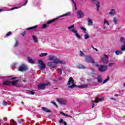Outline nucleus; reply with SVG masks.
<instances>
[{
    "instance_id": "ea45409f",
    "label": "nucleus",
    "mask_w": 125,
    "mask_h": 125,
    "mask_svg": "<svg viewBox=\"0 0 125 125\" xmlns=\"http://www.w3.org/2000/svg\"><path fill=\"white\" fill-rule=\"evenodd\" d=\"M12 125H17V123H15V121H14V120L13 119H12Z\"/></svg>"
},
{
    "instance_id": "dca6fc26",
    "label": "nucleus",
    "mask_w": 125,
    "mask_h": 125,
    "mask_svg": "<svg viewBox=\"0 0 125 125\" xmlns=\"http://www.w3.org/2000/svg\"><path fill=\"white\" fill-rule=\"evenodd\" d=\"M87 25L89 26H93V21L91 20V19L88 18L87 19Z\"/></svg>"
},
{
    "instance_id": "5fc2aeb1",
    "label": "nucleus",
    "mask_w": 125,
    "mask_h": 125,
    "mask_svg": "<svg viewBox=\"0 0 125 125\" xmlns=\"http://www.w3.org/2000/svg\"><path fill=\"white\" fill-rule=\"evenodd\" d=\"M110 99H111V100H114L116 101V99L113 98H110Z\"/></svg>"
},
{
    "instance_id": "4d7b16f0",
    "label": "nucleus",
    "mask_w": 125,
    "mask_h": 125,
    "mask_svg": "<svg viewBox=\"0 0 125 125\" xmlns=\"http://www.w3.org/2000/svg\"><path fill=\"white\" fill-rule=\"evenodd\" d=\"M94 50H96V51H98V50L96 48H94Z\"/></svg>"
},
{
    "instance_id": "a19ab883",
    "label": "nucleus",
    "mask_w": 125,
    "mask_h": 125,
    "mask_svg": "<svg viewBox=\"0 0 125 125\" xmlns=\"http://www.w3.org/2000/svg\"><path fill=\"white\" fill-rule=\"evenodd\" d=\"M18 46V41L17 40H16L15 44H14V47H16V46Z\"/></svg>"
},
{
    "instance_id": "6e6d98bb",
    "label": "nucleus",
    "mask_w": 125,
    "mask_h": 125,
    "mask_svg": "<svg viewBox=\"0 0 125 125\" xmlns=\"http://www.w3.org/2000/svg\"><path fill=\"white\" fill-rule=\"evenodd\" d=\"M64 125H67V123L66 122H63Z\"/></svg>"
},
{
    "instance_id": "423d86ee",
    "label": "nucleus",
    "mask_w": 125,
    "mask_h": 125,
    "mask_svg": "<svg viewBox=\"0 0 125 125\" xmlns=\"http://www.w3.org/2000/svg\"><path fill=\"white\" fill-rule=\"evenodd\" d=\"M98 69L100 72H105L107 71L108 66L107 65H101L98 66Z\"/></svg>"
},
{
    "instance_id": "de8ad7c7",
    "label": "nucleus",
    "mask_w": 125,
    "mask_h": 125,
    "mask_svg": "<svg viewBox=\"0 0 125 125\" xmlns=\"http://www.w3.org/2000/svg\"><path fill=\"white\" fill-rule=\"evenodd\" d=\"M30 93L31 94V95H34V94H35V92L33 91H30Z\"/></svg>"
},
{
    "instance_id": "7ed1b4c3",
    "label": "nucleus",
    "mask_w": 125,
    "mask_h": 125,
    "mask_svg": "<svg viewBox=\"0 0 125 125\" xmlns=\"http://www.w3.org/2000/svg\"><path fill=\"white\" fill-rule=\"evenodd\" d=\"M67 85L68 86V88H74V87H76L74 81L72 77L69 78L67 83Z\"/></svg>"
},
{
    "instance_id": "f3484780",
    "label": "nucleus",
    "mask_w": 125,
    "mask_h": 125,
    "mask_svg": "<svg viewBox=\"0 0 125 125\" xmlns=\"http://www.w3.org/2000/svg\"><path fill=\"white\" fill-rule=\"evenodd\" d=\"M70 15H71V12H68L67 13H65V14L61 15V16H59V17H58V18H60L61 17H66L67 16H70Z\"/></svg>"
},
{
    "instance_id": "7c9ffc66",
    "label": "nucleus",
    "mask_w": 125,
    "mask_h": 125,
    "mask_svg": "<svg viewBox=\"0 0 125 125\" xmlns=\"http://www.w3.org/2000/svg\"><path fill=\"white\" fill-rule=\"evenodd\" d=\"M28 60L29 62V63H31V64H34L35 62L33 61V60L30 57L28 58Z\"/></svg>"
},
{
    "instance_id": "f704fd0d",
    "label": "nucleus",
    "mask_w": 125,
    "mask_h": 125,
    "mask_svg": "<svg viewBox=\"0 0 125 125\" xmlns=\"http://www.w3.org/2000/svg\"><path fill=\"white\" fill-rule=\"evenodd\" d=\"M61 115H63V116H65V117H69V118H73V117H72V116L71 115H68V114H65L63 112H61Z\"/></svg>"
},
{
    "instance_id": "864d4df0",
    "label": "nucleus",
    "mask_w": 125,
    "mask_h": 125,
    "mask_svg": "<svg viewBox=\"0 0 125 125\" xmlns=\"http://www.w3.org/2000/svg\"><path fill=\"white\" fill-rule=\"evenodd\" d=\"M16 78L14 77V78H11V80H16Z\"/></svg>"
},
{
    "instance_id": "79ce46f5",
    "label": "nucleus",
    "mask_w": 125,
    "mask_h": 125,
    "mask_svg": "<svg viewBox=\"0 0 125 125\" xmlns=\"http://www.w3.org/2000/svg\"><path fill=\"white\" fill-rule=\"evenodd\" d=\"M109 81V78H107L106 79H105L104 82L103 83V84L104 83H107V82H108Z\"/></svg>"
},
{
    "instance_id": "6ab92c4d",
    "label": "nucleus",
    "mask_w": 125,
    "mask_h": 125,
    "mask_svg": "<svg viewBox=\"0 0 125 125\" xmlns=\"http://www.w3.org/2000/svg\"><path fill=\"white\" fill-rule=\"evenodd\" d=\"M76 67L78 69H85V66L81 63L77 64Z\"/></svg>"
},
{
    "instance_id": "4be33fe9",
    "label": "nucleus",
    "mask_w": 125,
    "mask_h": 125,
    "mask_svg": "<svg viewBox=\"0 0 125 125\" xmlns=\"http://www.w3.org/2000/svg\"><path fill=\"white\" fill-rule=\"evenodd\" d=\"M27 2H28V0H27L26 2L23 5H21V6L15 7L12 8L10 10H14V9H17L18 8H21V6H24L26 5V4H27Z\"/></svg>"
},
{
    "instance_id": "20e7f679",
    "label": "nucleus",
    "mask_w": 125,
    "mask_h": 125,
    "mask_svg": "<svg viewBox=\"0 0 125 125\" xmlns=\"http://www.w3.org/2000/svg\"><path fill=\"white\" fill-rule=\"evenodd\" d=\"M18 70L20 72H25L28 70V66L25 64H22L20 65Z\"/></svg>"
},
{
    "instance_id": "13d9d810",
    "label": "nucleus",
    "mask_w": 125,
    "mask_h": 125,
    "mask_svg": "<svg viewBox=\"0 0 125 125\" xmlns=\"http://www.w3.org/2000/svg\"><path fill=\"white\" fill-rule=\"evenodd\" d=\"M18 121L19 123H21V120H19V119L18 120Z\"/></svg>"
},
{
    "instance_id": "f8f14e48",
    "label": "nucleus",
    "mask_w": 125,
    "mask_h": 125,
    "mask_svg": "<svg viewBox=\"0 0 125 125\" xmlns=\"http://www.w3.org/2000/svg\"><path fill=\"white\" fill-rule=\"evenodd\" d=\"M57 101L62 105H66V103H67V101H66V100L63 99L62 98L57 99Z\"/></svg>"
},
{
    "instance_id": "412c9836",
    "label": "nucleus",
    "mask_w": 125,
    "mask_h": 125,
    "mask_svg": "<svg viewBox=\"0 0 125 125\" xmlns=\"http://www.w3.org/2000/svg\"><path fill=\"white\" fill-rule=\"evenodd\" d=\"M32 38L34 42H35V43H38V42H39V40L38 39V38H37V37H36V36L35 35H33L32 36Z\"/></svg>"
},
{
    "instance_id": "b1692460",
    "label": "nucleus",
    "mask_w": 125,
    "mask_h": 125,
    "mask_svg": "<svg viewBox=\"0 0 125 125\" xmlns=\"http://www.w3.org/2000/svg\"><path fill=\"white\" fill-rule=\"evenodd\" d=\"M42 109L43 111H44V112H46L47 113H50L51 112L48 108H46V107H42Z\"/></svg>"
},
{
    "instance_id": "e433bc0d",
    "label": "nucleus",
    "mask_w": 125,
    "mask_h": 125,
    "mask_svg": "<svg viewBox=\"0 0 125 125\" xmlns=\"http://www.w3.org/2000/svg\"><path fill=\"white\" fill-rule=\"evenodd\" d=\"M62 70H63V68H59L57 70L58 73H60V75H62Z\"/></svg>"
},
{
    "instance_id": "bb28decb",
    "label": "nucleus",
    "mask_w": 125,
    "mask_h": 125,
    "mask_svg": "<svg viewBox=\"0 0 125 125\" xmlns=\"http://www.w3.org/2000/svg\"><path fill=\"white\" fill-rule=\"evenodd\" d=\"M80 29L83 31L84 34H86V33H87V30H86V28L83 27H81Z\"/></svg>"
},
{
    "instance_id": "aec40b11",
    "label": "nucleus",
    "mask_w": 125,
    "mask_h": 125,
    "mask_svg": "<svg viewBox=\"0 0 125 125\" xmlns=\"http://www.w3.org/2000/svg\"><path fill=\"white\" fill-rule=\"evenodd\" d=\"M97 81L98 83H101L103 82V80H102V76H101V75H98L97 77Z\"/></svg>"
},
{
    "instance_id": "0e129e2a",
    "label": "nucleus",
    "mask_w": 125,
    "mask_h": 125,
    "mask_svg": "<svg viewBox=\"0 0 125 125\" xmlns=\"http://www.w3.org/2000/svg\"><path fill=\"white\" fill-rule=\"evenodd\" d=\"M123 118H125V115L123 116Z\"/></svg>"
},
{
    "instance_id": "9d476101",
    "label": "nucleus",
    "mask_w": 125,
    "mask_h": 125,
    "mask_svg": "<svg viewBox=\"0 0 125 125\" xmlns=\"http://www.w3.org/2000/svg\"><path fill=\"white\" fill-rule=\"evenodd\" d=\"M93 3L96 4L97 6V10L99 11V7H100V3L97 0H91Z\"/></svg>"
},
{
    "instance_id": "4468645a",
    "label": "nucleus",
    "mask_w": 125,
    "mask_h": 125,
    "mask_svg": "<svg viewBox=\"0 0 125 125\" xmlns=\"http://www.w3.org/2000/svg\"><path fill=\"white\" fill-rule=\"evenodd\" d=\"M49 59L51 61H57V60H60V59H57L54 55H50L49 56Z\"/></svg>"
},
{
    "instance_id": "3c124183",
    "label": "nucleus",
    "mask_w": 125,
    "mask_h": 125,
    "mask_svg": "<svg viewBox=\"0 0 125 125\" xmlns=\"http://www.w3.org/2000/svg\"><path fill=\"white\" fill-rule=\"evenodd\" d=\"M63 123V119H61L60 121H59L60 124H62Z\"/></svg>"
},
{
    "instance_id": "2eb2a0df",
    "label": "nucleus",
    "mask_w": 125,
    "mask_h": 125,
    "mask_svg": "<svg viewBox=\"0 0 125 125\" xmlns=\"http://www.w3.org/2000/svg\"><path fill=\"white\" fill-rule=\"evenodd\" d=\"M108 14L110 15L111 16H115V15H116L117 12H116V10L112 9H111L110 12H109Z\"/></svg>"
},
{
    "instance_id": "72a5a7b5",
    "label": "nucleus",
    "mask_w": 125,
    "mask_h": 125,
    "mask_svg": "<svg viewBox=\"0 0 125 125\" xmlns=\"http://www.w3.org/2000/svg\"><path fill=\"white\" fill-rule=\"evenodd\" d=\"M18 82H19L18 80H16V81H15L11 82V83L13 85H15L16 84H17Z\"/></svg>"
},
{
    "instance_id": "9b49d317",
    "label": "nucleus",
    "mask_w": 125,
    "mask_h": 125,
    "mask_svg": "<svg viewBox=\"0 0 125 125\" xmlns=\"http://www.w3.org/2000/svg\"><path fill=\"white\" fill-rule=\"evenodd\" d=\"M49 84H50V83L47 82V83H44L43 84L39 85H38V88H39L40 89H44V87H45V86L46 85H49Z\"/></svg>"
},
{
    "instance_id": "ddd939ff",
    "label": "nucleus",
    "mask_w": 125,
    "mask_h": 125,
    "mask_svg": "<svg viewBox=\"0 0 125 125\" xmlns=\"http://www.w3.org/2000/svg\"><path fill=\"white\" fill-rule=\"evenodd\" d=\"M77 15L78 19H80V18H83V16H84L83 12L81 10L77 11Z\"/></svg>"
},
{
    "instance_id": "473e14b6",
    "label": "nucleus",
    "mask_w": 125,
    "mask_h": 125,
    "mask_svg": "<svg viewBox=\"0 0 125 125\" xmlns=\"http://www.w3.org/2000/svg\"><path fill=\"white\" fill-rule=\"evenodd\" d=\"M72 3L74 5L75 9L77 10V4H76V2L74 1V0H71Z\"/></svg>"
},
{
    "instance_id": "5701e85b",
    "label": "nucleus",
    "mask_w": 125,
    "mask_h": 125,
    "mask_svg": "<svg viewBox=\"0 0 125 125\" xmlns=\"http://www.w3.org/2000/svg\"><path fill=\"white\" fill-rule=\"evenodd\" d=\"M87 86H88V84H83L81 85L77 86V87H80V88H85V87H87Z\"/></svg>"
},
{
    "instance_id": "bf43d9fd",
    "label": "nucleus",
    "mask_w": 125,
    "mask_h": 125,
    "mask_svg": "<svg viewBox=\"0 0 125 125\" xmlns=\"http://www.w3.org/2000/svg\"><path fill=\"white\" fill-rule=\"evenodd\" d=\"M91 47H92V48H93V49H94V48H95L93 46H91Z\"/></svg>"
},
{
    "instance_id": "1a4fd4ad",
    "label": "nucleus",
    "mask_w": 125,
    "mask_h": 125,
    "mask_svg": "<svg viewBox=\"0 0 125 125\" xmlns=\"http://www.w3.org/2000/svg\"><path fill=\"white\" fill-rule=\"evenodd\" d=\"M120 42H121V43L124 44V45H121V49L123 51H125V38H124L123 37H121Z\"/></svg>"
},
{
    "instance_id": "603ef678",
    "label": "nucleus",
    "mask_w": 125,
    "mask_h": 125,
    "mask_svg": "<svg viewBox=\"0 0 125 125\" xmlns=\"http://www.w3.org/2000/svg\"><path fill=\"white\" fill-rule=\"evenodd\" d=\"M95 106V104H94V103L92 102V108H94Z\"/></svg>"
},
{
    "instance_id": "49530a36",
    "label": "nucleus",
    "mask_w": 125,
    "mask_h": 125,
    "mask_svg": "<svg viewBox=\"0 0 125 125\" xmlns=\"http://www.w3.org/2000/svg\"><path fill=\"white\" fill-rule=\"evenodd\" d=\"M51 103H52V104L54 105V106H56V107H57V104H56V103H54L53 102H51Z\"/></svg>"
},
{
    "instance_id": "cd10ccee",
    "label": "nucleus",
    "mask_w": 125,
    "mask_h": 125,
    "mask_svg": "<svg viewBox=\"0 0 125 125\" xmlns=\"http://www.w3.org/2000/svg\"><path fill=\"white\" fill-rule=\"evenodd\" d=\"M37 27H38V26H37V25L32 26V27H30L29 28H26V30H27L28 31H30L31 30H34V29H36V28H37Z\"/></svg>"
},
{
    "instance_id": "c85d7f7f",
    "label": "nucleus",
    "mask_w": 125,
    "mask_h": 125,
    "mask_svg": "<svg viewBox=\"0 0 125 125\" xmlns=\"http://www.w3.org/2000/svg\"><path fill=\"white\" fill-rule=\"evenodd\" d=\"M84 39L85 40H87V39H89V35L87 33L84 34Z\"/></svg>"
},
{
    "instance_id": "09e8293b",
    "label": "nucleus",
    "mask_w": 125,
    "mask_h": 125,
    "mask_svg": "<svg viewBox=\"0 0 125 125\" xmlns=\"http://www.w3.org/2000/svg\"><path fill=\"white\" fill-rule=\"evenodd\" d=\"M112 65H114V63L113 62H111V63H110L108 64V66L109 67L112 66Z\"/></svg>"
},
{
    "instance_id": "052dcab7",
    "label": "nucleus",
    "mask_w": 125,
    "mask_h": 125,
    "mask_svg": "<svg viewBox=\"0 0 125 125\" xmlns=\"http://www.w3.org/2000/svg\"><path fill=\"white\" fill-rule=\"evenodd\" d=\"M0 11H3V10H2V9H0Z\"/></svg>"
},
{
    "instance_id": "680f3d73",
    "label": "nucleus",
    "mask_w": 125,
    "mask_h": 125,
    "mask_svg": "<svg viewBox=\"0 0 125 125\" xmlns=\"http://www.w3.org/2000/svg\"><path fill=\"white\" fill-rule=\"evenodd\" d=\"M123 85H124V86H125V83H124Z\"/></svg>"
},
{
    "instance_id": "8fccbe9b",
    "label": "nucleus",
    "mask_w": 125,
    "mask_h": 125,
    "mask_svg": "<svg viewBox=\"0 0 125 125\" xmlns=\"http://www.w3.org/2000/svg\"><path fill=\"white\" fill-rule=\"evenodd\" d=\"M2 105H3V106H5V105H7V102H3L2 103Z\"/></svg>"
},
{
    "instance_id": "a211bd4d",
    "label": "nucleus",
    "mask_w": 125,
    "mask_h": 125,
    "mask_svg": "<svg viewBox=\"0 0 125 125\" xmlns=\"http://www.w3.org/2000/svg\"><path fill=\"white\" fill-rule=\"evenodd\" d=\"M112 21L115 25H117L119 22V19L117 17H114L112 19Z\"/></svg>"
},
{
    "instance_id": "58836bf2",
    "label": "nucleus",
    "mask_w": 125,
    "mask_h": 125,
    "mask_svg": "<svg viewBox=\"0 0 125 125\" xmlns=\"http://www.w3.org/2000/svg\"><path fill=\"white\" fill-rule=\"evenodd\" d=\"M95 100L96 103H98L100 101V100L99 99H98V98H96L95 99Z\"/></svg>"
},
{
    "instance_id": "37998d69",
    "label": "nucleus",
    "mask_w": 125,
    "mask_h": 125,
    "mask_svg": "<svg viewBox=\"0 0 125 125\" xmlns=\"http://www.w3.org/2000/svg\"><path fill=\"white\" fill-rule=\"evenodd\" d=\"M10 35H11V32H8L6 34V36H7V37H8V36H10Z\"/></svg>"
},
{
    "instance_id": "a878e982",
    "label": "nucleus",
    "mask_w": 125,
    "mask_h": 125,
    "mask_svg": "<svg viewBox=\"0 0 125 125\" xmlns=\"http://www.w3.org/2000/svg\"><path fill=\"white\" fill-rule=\"evenodd\" d=\"M104 24L106 25V26H110V23H109V21L106 19L104 20Z\"/></svg>"
},
{
    "instance_id": "c756f323",
    "label": "nucleus",
    "mask_w": 125,
    "mask_h": 125,
    "mask_svg": "<svg viewBox=\"0 0 125 125\" xmlns=\"http://www.w3.org/2000/svg\"><path fill=\"white\" fill-rule=\"evenodd\" d=\"M10 83H11V82H10L9 80H7L3 83V84L5 85H8Z\"/></svg>"
},
{
    "instance_id": "a18cd8bd",
    "label": "nucleus",
    "mask_w": 125,
    "mask_h": 125,
    "mask_svg": "<svg viewBox=\"0 0 125 125\" xmlns=\"http://www.w3.org/2000/svg\"><path fill=\"white\" fill-rule=\"evenodd\" d=\"M21 36H22V37L25 36V35H26V31H24L23 33H22L21 34Z\"/></svg>"
},
{
    "instance_id": "f03ea898",
    "label": "nucleus",
    "mask_w": 125,
    "mask_h": 125,
    "mask_svg": "<svg viewBox=\"0 0 125 125\" xmlns=\"http://www.w3.org/2000/svg\"><path fill=\"white\" fill-rule=\"evenodd\" d=\"M68 29L72 33H73V34H74L75 36L76 37V38H77V39H80L82 38V37L79 34V31L75 29V25H72L70 26H69L68 27Z\"/></svg>"
},
{
    "instance_id": "2f4dec72",
    "label": "nucleus",
    "mask_w": 125,
    "mask_h": 125,
    "mask_svg": "<svg viewBox=\"0 0 125 125\" xmlns=\"http://www.w3.org/2000/svg\"><path fill=\"white\" fill-rule=\"evenodd\" d=\"M47 55V53H41L40 55H39V56L40 57H44L46 56Z\"/></svg>"
},
{
    "instance_id": "39448f33",
    "label": "nucleus",
    "mask_w": 125,
    "mask_h": 125,
    "mask_svg": "<svg viewBox=\"0 0 125 125\" xmlns=\"http://www.w3.org/2000/svg\"><path fill=\"white\" fill-rule=\"evenodd\" d=\"M38 67L40 68L41 70H44L45 69V64L42 60L38 61Z\"/></svg>"
},
{
    "instance_id": "e2e57ef3",
    "label": "nucleus",
    "mask_w": 125,
    "mask_h": 125,
    "mask_svg": "<svg viewBox=\"0 0 125 125\" xmlns=\"http://www.w3.org/2000/svg\"><path fill=\"white\" fill-rule=\"evenodd\" d=\"M103 29H106V27H104V28H103Z\"/></svg>"
},
{
    "instance_id": "4c0bfd02",
    "label": "nucleus",
    "mask_w": 125,
    "mask_h": 125,
    "mask_svg": "<svg viewBox=\"0 0 125 125\" xmlns=\"http://www.w3.org/2000/svg\"><path fill=\"white\" fill-rule=\"evenodd\" d=\"M47 27V25H46V24H43L42 25V29H45V28H46Z\"/></svg>"
},
{
    "instance_id": "0eeeda50",
    "label": "nucleus",
    "mask_w": 125,
    "mask_h": 125,
    "mask_svg": "<svg viewBox=\"0 0 125 125\" xmlns=\"http://www.w3.org/2000/svg\"><path fill=\"white\" fill-rule=\"evenodd\" d=\"M102 62L104 63V64H107L109 62V58H108V56L107 55H104L102 57Z\"/></svg>"
},
{
    "instance_id": "f257e3e1",
    "label": "nucleus",
    "mask_w": 125,
    "mask_h": 125,
    "mask_svg": "<svg viewBox=\"0 0 125 125\" xmlns=\"http://www.w3.org/2000/svg\"><path fill=\"white\" fill-rule=\"evenodd\" d=\"M58 64H62L63 65L66 64V62L63 61L57 60L52 62H49L47 63V66L48 67H51V68H56L57 67Z\"/></svg>"
},
{
    "instance_id": "393cba45",
    "label": "nucleus",
    "mask_w": 125,
    "mask_h": 125,
    "mask_svg": "<svg viewBox=\"0 0 125 125\" xmlns=\"http://www.w3.org/2000/svg\"><path fill=\"white\" fill-rule=\"evenodd\" d=\"M58 19V18L46 22V24H51V23H53V22H54L55 20H57Z\"/></svg>"
},
{
    "instance_id": "c9c22d12",
    "label": "nucleus",
    "mask_w": 125,
    "mask_h": 125,
    "mask_svg": "<svg viewBox=\"0 0 125 125\" xmlns=\"http://www.w3.org/2000/svg\"><path fill=\"white\" fill-rule=\"evenodd\" d=\"M115 54H116V55H120V54H123V52H122L121 51H115Z\"/></svg>"
},
{
    "instance_id": "6e6552de",
    "label": "nucleus",
    "mask_w": 125,
    "mask_h": 125,
    "mask_svg": "<svg viewBox=\"0 0 125 125\" xmlns=\"http://www.w3.org/2000/svg\"><path fill=\"white\" fill-rule=\"evenodd\" d=\"M84 59L86 62H87L88 63H92L93 64H95V63L93 59H92L90 56H86Z\"/></svg>"
},
{
    "instance_id": "c03bdc74",
    "label": "nucleus",
    "mask_w": 125,
    "mask_h": 125,
    "mask_svg": "<svg viewBox=\"0 0 125 125\" xmlns=\"http://www.w3.org/2000/svg\"><path fill=\"white\" fill-rule=\"evenodd\" d=\"M80 55H81V56H84V53H83V52H82V51H80Z\"/></svg>"
}]
</instances>
